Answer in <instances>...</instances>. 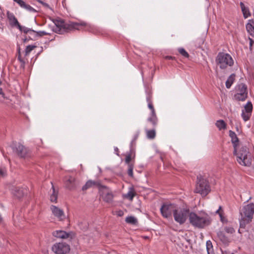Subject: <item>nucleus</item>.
Instances as JSON below:
<instances>
[{
    "mask_svg": "<svg viewBox=\"0 0 254 254\" xmlns=\"http://www.w3.org/2000/svg\"><path fill=\"white\" fill-rule=\"evenodd\" d=\"M189 220L192 225L198 228H203L211 222L210 216L204 211L190 212L189 214Z\"/></svg>",
    "mask_w": 254,
    "mask_h": 254,
    "instance_id": "1",
    "label": "nucleus"
},
{
    "mask_svg": "<svg viewBox=\"0 0 254 254\" xmlns=\"http://www.w3.org/2000/svg\"><path fill=\"white\" fill-rule=\"evenodd\" d=\"M240 217L239 219L240 225L241 228L250 223L254 214V204L249 203L245 205L240 211Z\"/></svg>",
    "mask_w": 254,
    "mask_h": 254,
    "instance_id": "2",
    "label": "nucleus"
},
{
    "mask_svg": "<svg viewBox=\"0 0 254 254\" xmlns=\"http://www.w3.org/2000/svg\"><path fill=\"white\" fill-rule=\"evenodd\" d=\"M233 153L237 156V160L240 165L245 166H249L251 165L250 154L246 146H242L239 150L237 147L236 153L234 149Z\"/></svg>",
    "mask_w": 254,
    "mask_h": 254,
    "instance_id": "3",
    "label": "nucleus"
},
{
    "mask_svg": "<svg viewBox=\"0 0 254 254\" xmlns=\"http://www.w3.org/2000/svg\"><path fill=\"white\" fill-rule=\"evenodd\" d=\"M210 191V188L206 178L201 175L197 176V183L195 192L206 196Z\"/></svg>",
    "mask_w": 254,
    "mask_h": 254,
    "instance_id": "4",
    "label": "nucleus"
},
{
    "mask_svg": "<svg viewBox=\"0 0 254 254\" xmlns=\"http://www.w3.org/2000/svg\"><path fill=\"white\" fill-rule=\"evenodd\" d=\"M216 61L217 64L222 69H225L228 66H232L234 64L231 56L224 53H219L216 57Z\"/></svg>",
    "mask_w": 254,
    "mask_h": 254,
    "instance_id": "5",
    "label": "nucleus"
},
{
    "mask_svg": "<svg viewBox=\"0 0 254 254\" xmlns=\"http://www.w3.org/2000/svg\"><path fill=\"white\" fill-rule=\"evenodd\" d=\"M189 211L185 208H176L174 214V220L180 224H184L188 216L189 217Z\"/></svg>",
    "mask_w": 254,
    "mask_h": 254,
    "instance_id": "6",
    "label": "nucleus"
},
{
    "mask_svg": "<svg viewBox=\"0 0 254 254\" xmlns=\"http://www.w3.org/2000/svg\"><path fill=\"white\" fill-rule=\"evenodd\" d=\"M236 94H235V98L239 101H244L248 96V91L247 86L241 83L237 85L235 88Z\"/></svg>",
    "mask_w": 254,
    "mask_h": 254,
    "instance_id": "7",
    "label": "nucleus"
},
{
    "mask_svg": "<svg viewBox=\"0 0 254 254\" xmlns=\"http://www.w3.org/2000/svg\"><path fill=\"white\" fill-rule=\"evenodd\" d=\"M176 208L175 204L170 203H163L160 208V212L164 218H169L172 216V213L174 212Z\"/></svg>",
    "mask_w": 254,
    "mask_h": 254,
    "instance_id": "8",
    "label": "nucleus"
},
{
    "mask_svg": "<svg viewBox=\"0 0 254 254\" xmlns=\"http://www.w3.org/2000/svg\"><path fill=\"white\" fill-rule=\"evenodd\" d=\"M52 251L56 254H66L70 251V246L65 243H55L52 247Z\"/></svg>",
    "mask_w": 254,
    "mask_h": 254,
    "instance_id": "9",
    "label": "nucleus"
},
{
    "mask_svg": "<svg viewBox=\"0 0 254 254\" xmlns=\"http://www.w3.org/2000/svg\"><path fill=\"white\" fill-rule=\"evenodd\" d=\"M99 190L100 195L104 201L108 203L113 202L114 195L108 188L105 186H100Z\"/></svg>",
    "mask_w": 254,
    "mask_h": 254,
    "instance_id": "10",
    "label": "nucleus"
},
{
    "mask_svg": "<svg viewBox=\"0 0 254 254\" xmlns=\"http://www.w3.org/2000/svg\"><path fill=\"white\" fill-rule=\"evenodd\" d=\"M253 110V105L251 102H248L244 106V108L242 111V117L246 122L248 121L252 115Z\"/></svg>",
    "mask_w": 254,
    "mask_h": 254,
    "instance_id": "11",
    "label": "nucleus"
},
{
    "mask_svg": "<svg viewBox=\"0 0 254 254\" xmlns=\"http://www.w3.org/2000/svg\"><path fill=\"white\" fill-rule=\"evenodd\" d=\"M53 235L58 238L62 239H72L74 235L72 232H66L63 230H57L53 232Z\"/></svg>",
    "mask_w": 254,
    "mask_h": 254,
    "instance_id": "12",
    "label": "nucleus"
},
{
    "mask_svg": "<svg viewBox=\"0 0 254 254\" xmlns=\"http://www.w3.org/2000/svg\"><path fill=\"white\" fill-rule=\"evenodd\" d=\"M52 214L59 220H62L64 218V214L63 209L55 205H51L50 207Z\"/></svg>",
    "mask_w": 254,
    "mask_h": 254,
    "instance_id": "13",
    "label": "nucleus"
},
{
    "mask_svg": "<svg viewBox=\"0 0 254 254\" xmlns=\"http://www.w3.org/2000/svg\"><path fill=\"white\" fill-rule=\"evenodd\" d=\"M64 182L66 188L69 190L75 189L78 185L75 179L71 176L65 178Z\"/></svg>",
    "mask_w": 254,
    "mask_h": 254,
    "instance_id": "14",
    "label": "nucleus"
},
{
    "mask_svg": "<svg viewBox=\"0 0 254 254\" xmlns=\"http://www.w3.org/2000/svg\"><path fill=\"white\" fill-rule=\"evenodd\" d=\"M15 149L19 157L25 158L27 156V150L23 145L18 143L16 145Z\"/></svg>",
    "mask_w": 254,
    "mask_h": 254,
    "instance_id": "15",
    "label": "nucleus"
},
{
    "mask_svg": "<svg viewBox=\"0 0 254 254\" xmlns=\"http://www.w3.org/2000/svg\"><path fill=\"white\" fill-rule=\"evenodd\" d=\"M15 2L17 3L21 8L25 9L30 12H36V10L33 7L26 3L22 0H17Z\"/></svg>",
    "mask_w": 254,
    "mask_h": 254,
    "instance_id": "16",
    "label": "nucleus"
},
{
    "mask_svg": "<svg viewBox=\"0 0 254 254\" xmlns=\"http://www.w3.org/2000/svg\"><path fill=\"white\" fill-rule=\"evenodd\" d=\"M15 2L17 3L21 8L25 9L30 12H36V10L33 7L26 3L22 0H17Z\"/></svg>",
    "mask_w": 254,
    "mask_h": 254,
    "instance_id": "17",
    "label": "nucleus"
},
{
    "mask_svg": "<svg viewBox=\"0 0 254 254\" xmlns=\"http://www.w3.org/2000/svg\"><path fill=\"white\" fill-rule=\"evenodd\" d=\"M229 136L231 138V142L233 145L234 149H235V152L236 153V150L239 144V139L235 132L232 130L229 131Z\"/></svg>",
    "mask_w": 254,
    "mask_h": 254,
    "instance_id": "18",
    "label": "nucleus"
},
{
    "mask_svg": "<svg viewBox=\"0 0 254 254\" xmlns=\"http://www.w3.org/2000/svg\"><path fill=\"white\" fill-rule=\"evenodd\" d=\"M54 23L56 25L54 30L56 32L61 33L65 28L64 22L62 20H55Z\"/></svg>",
    "mask_w": 254,
    "mask_h": 254,
    "instance_id": "19",
    "label": "nucleus"
},
{
    "mask_svg": "<svg viewBox=\"0 0 254 254\" xmlns=\"http://www.w3.org/2000/svg\"><path fill=\"white\" fill-rule=\"evenodd\" d=\"M0 102L8 106H10L13 105L11 100L5 96V94L2 91L1 88H0Z\"/></svg>",
    "mask_w": 254,
    "mask_h": 254,
    "instance_id": "20",
    "label": "nucleus"
},
{
    "mask_svg": "<svg viewBox=\"0 0 254 254\" xmlns=\"http://www.w3.org/2000/svg\"><path fill=\"white\" fill-rule=\"evenodd\" d=\"M7 18L11 25L12 26H18L19 23L17 19L12 13L8 11L7 12Z\"/></svg>",
    "mask_w": 254,
    "mask_h": 254,
    "instance_id": "21",
    "label": "nucleus"
},
{
    "mask_svg": "<svg viewBox=\"0 0 254 254\" xmlns=\"http://www.w3.org/2000/svg\"><path fill=\"white\" fill-rule=\"evenodd\" d=\"M135 190L133 187H131L128 188V192L126 194H124L123 196L124 198H126L131 201L132 200L133 197L135 196Z\"/></svg>",
    "mask_w": 254,
    "mask_h": 254,
    "instance_id": "22",
    "label": "nucleus"
},
{
    "mask_svg": "<svg viewBox=\"0 0 254 254\" xmlns=\"http://www.w3.org/2000/svg\"><path fill=\"white\" fill-rule=\"evenodd\" d=\"M95 186H100V183L97 181L89 180L86 183L85 185L83 186L82 189L83 190H85L89 188Z\"/></svg>",
    "mask_w": 254,
    "mask_h": 254,
    "instance_id": "23",
    "label": "nucleus"
},
{
    "mask_svg": "<svg viewBox=\"0 0 254 254\" xmlns=\"http://www.w3.org/2000/svg\"><path fill=\"white\" fill-rule=\"evenodd\" d=\"M240 5L245 18H247L251 16V12L248 7L246 6L243 2H240Z\"/></svg>",
    "mask_w": 254,
    "mask_h": 254,
    "instance_id": "24",
    "label": "nucleus"
},
{
    "mask_svg": "<svg viewBox=\"0 0 254 254\" xmlns=\"http://www.w3.org/2000/svg\"><path fill=\"white\" fill-rule=\"evenodd\" d=\"M246 29L247 31L250 35L254 36V21H250L246 25Z\"/></svg>",
    "mask_w": 254,
    "mask_h": 254,
    "instance_id": "25",
    "label": "nucleus"
},
{
    "mask_svg": "<svg viewBox=\"0 0 254 254\" xmlns=\"http://www.w3.org/2000/svg\"><path fill=\"white\" fill-rule=\"evenodd\" d=\"M215 125L220 130L226 128V124L222 120H218L216 122Z\"/></svg>",
    "mask_w": 254,
    "mask_h": 254,
    "instance_id": "26",
    "label": "nucleus"
},
{
    "mask_svg": "<svg viewBox=\"0 0 254 254\" xmlns=\"http://www.w3.org/2000/svg\"><path fill=\"white\" fill-rule=\"evenodd\" d=\"M235 75L234 74H232L227 79L226 81V87L227 88H230L233 83L235 80Z\"/></svg>",
    "mask_w": 254,
    "mask_h": 254,
    "instance_id": "27",
    "label": "nucleus"
},
{
    "mask_svg": "<svg viewBox=\"0 0 254 254\" xmlns=\"http://www.w3.org/2000/svg\"><path fill=\"white\" fill-rule=\"evenodd\" d=\"M215 213L219 215L221 222H224L226 221V219L223 216L224 211L221 206H220L218 209L216 211Z\"/></svg>",
    "mask_w": 254,
    "mask_h": 254,
    "instance_id": "28",
    "label": "nucleus"
},
{
    "mask_svg": "<svg viewBox=\"0 0 254 254\" xmlns=\"http://www.w3.org/2000/svg\"><path fill=\"white\" fill-rule=\"evenodd\" d=\"M17 28L19 29L20 31L23 32L25 33H33L35 32V31L32 29H31L30 28H28L27 27H26L25 26H22L20 25V24L18 25V26Z\"/></svg>",
    "mask_w": 254,
    "mask_h": 254,
    "instance_id": "29",
    "label": "nucleus"
},
{
    "mask_svg": "<svg viewBox=\"0 0 254 254\" xmlns=\"http://www.w3.org/2000/svg\"><path fill=\"white\" fill-rule=\"evenodd\" d=\"M148 121L151 122L153 126H155L157 124V119L155 114V112L151 113V116L148 119Z\"/></svg>",
    "mask_w": 254,
    "mask_h": 254,
    "instance_id": "30",
    "label": "nucleus"
},
{
    "mask_svg": "<svg viewBox=\"0 0 254 254\" xmlns=\"http://www.w3.org/2000/svg\"><path fill=\"white\" fill-rule=\"evenodd\" d=\"M207 254H213V246L210 241H207L206 243Z\"/></svg>",
    "mask_w": 254,
    "mask_h": 254,
    "instance_id": "31",
    "label": "nucleus"
},
{
    "mask_svg": "<svg viewBox=\"0 0 254 254\" xmlns=\"http://www.w3.org/2000/svg\"><path fill=\"white\" fill-rule=\"evenodd\" d=\"M217 236L219 239L224 243H226L228 242V239L225 236L223 232L219 231L217 233Z\"/></svg>",
    "mask_w": 254,
    "mask_h": 254,
    "instance_id": "32",
    "label": "nucleus"
},
{
    "mask_svg": "<svg viewBox=\"0 0 254 254\" xmlns=\"http://www.w3.org/2000/svg\"><path fill=\"white\" fill-rule=\"evenodd\" d=\"M53 193L50 196V200L52 202H56L58 197V192H56L54 186L52 185Z\"/></svg>",
    "mask_w": 254,
    "mask_h": 254,
    "instance_id": "33",
    "label": "nucleus"
},
{
    "mask_svg": "<svg viewBox=\"0 0 254 254\" xmlns=\"http://www.w3.org/2000/svg\"><path fill=\"white\" fill-rule=\"evenodd\" d=\"M146 131L147 138L149 139H153L155 137L156 132L154 129H146Z\"/></svg>",
    "mask_w": 254,
    "mask_h": 254,
    "instance_id": "34",
    "label": "nucleus"
},
{
    "mask_svg": "<svg viewBox=\"0 0 254 254\" xmlns=\"http://www.w3.org/2000/svg\"><path fill=\"white\" fill-rule=\"evenodd\" d=\"M126 221L127 223L131 224H135L137 222V219L133 216L127 217Z\"/></svg>",
    "mask_w": 254,
    "mask_h": 254,
    "instance_id": "35",
    "label": "nucleus"
},
{
    "mask_svg": "<svg viewBox=\"0 0 254 254\" xmlns=\"http://www.w3.org/2000/svg\"><path fill=\"white\" fill-rule=\"evenodd\" d=\"M14 194L18 198H20L24 195V192L23 191V190L21 189H16Z\"/></svg>",
    "mask_w": 254,
    "mask_h": 254,
    "instance_id": "36",
    "label": "nucleus"
},
{
    "mask_svg": "<svg viewBox=\"0 0 254 254\" xmlns=\"http://www.w3.org/2000/svg\"><path fill=\"white\" fill-rule=\"evenodd\" d=\"M36 47L35 46L33 45H28L26 47L25 49V55L27 56L30 54V53Z\"/></svg>",
    "mask_w": 254,
    "mask_h": 254,
    "instance_id": "37",
    "label": "nucleus"
},
{
    "mask_svg": "<svg viewBox=\"0 0 254 254\" xmlns=\"http://www.w3.org/2000/svg\"><path fill=\"white\" fill-rule=\"evenodd\" d=\"M7 175V171L4 167H0V177H4Z\"/></svg>",
    "mask_w": 254,
    "mask_h": 254,
    "instance_id": "38",
    "label": "nucleus"
},
{
    "mask_svg": "<svg viewBox=\"0 0 254 254\" xmlns=\"http://www.w3.org/2000/svg\"><path fill=\"white\" fill-rule=\"evenodd\" d=\"M179 52L184 57L188 58L189 56V54L186 51V50L182 48H180L178 49Z\"/></svg>",
    "mask_w": 254,
    "mask_h": 254,
    "instance_id": "39",
    "label": "nucleus"
},
{
    "mask_svg": "<svg viewBox=\"0 0 254 254\" xmlns=\"http://www.w3.org/2000/svg\"><path fill=\"white\" fill-rule=\"evenodd\" d=\"M36 34V36L38 37H41L45 35H48L49 34V33H47V32L45 31H36L35 32H34Z\"/></svg>",
    "mask_w": 254,
    "mask_h": 254,
    "instance_id": "40",
    "label": "nucleus"
},
{
    "mask_svg": "<svg viewBox=\"0 0 254 254\" xmlns=\"http://www.w3.org/2000/svg\"><path fill=\"white\" fill-rule=\"evenodd\" d=\"M133 166L132 164H129L128 166V170H127V174L129 176L132 177H133Z\"/></svg>",
    "mask_w": 254,
    "mask_h": 254,
    "instance_id": "41",
    "label": "nucleus"
},
{
    "mask_svg": "<svg viewBox=\"0 0 254 254\" xmlns=\"http://www.w3.org/2000/svg\"><path fill=\"white\" fill-rule=\"evenodd\" d=\"M147 101L148 102V108L151 110V113H153V112H155V110H154V109L153 108V105H152V103L151 102V101L150 100V99H149V97H147Z\"/></svg>",
    "mask_w": 254,
    "mask_h": 254,
    "instance_id": "42",
    "label": "nucleus"
},
{
    "mask_svg": "<svg viewBox=\"0 0 254 254\" xmlns=\"http://www.w3.org/2000/svg\"><path fill=\"white\" fill-rule=\"evenodd\" d=\"M225 230L227 233L229 234H233L235 232V230L231 227H226L225 228Z\"/></svg>",
    "mask_w": 254,
    "mask_h": 254,
    "instance_id": "43",
    "label": "nucleus"
},
{
    "mask_svg": "<svg viewBox=\"0 0 254 254\" xmlns=\"http://www.w3.org/2000/svg\"><path fill=\"white\" fill-rule=\"evenodd\" d=\"M71 25L72 26L75 28V29H78L77 27H76L77 26H78V25H86V24L84 23V22H81V23H72L71 24Z\"/></svg>",
    "mask_w": 254,
    "mask_h": 254,
    "instance_id": "44",
    "label": "nucleus"
},
{
    "mask_svg": "<svg viewBox=\"0 0 254 254\" xmlns=\"http://www.w3.org/2000/svg\"><path fill=\"white\" fill-rule=\"evenodd\" d=\"M130 161H131V156L130 155H128L127 156H126V159H125V162L127 164L128 166L129 165V164H131L130 163Z\"/></svg>",
    "mask_w": 254,
    "mask_h": 254,
    "instance_id": "45",
    "label": "nucleus"
},
{
    "mask_svg": "<svg viewBox=\"0 0 254 254\" xmlns=\"http://www.w3.org/2000/svg\"><path fill=\"white\" fill-rule=\"evenodd\" d=\"M40 2H41L44 6H45L46 7H48V8H50V6L48 4L45 3V2H44L42 1H39Z\"/></svg>",
    "mask_w": 254,
    "mask_h": 254,
    "instance_id": "46",
    "label": "nucleus"
},
{
    "mask_svg": "<svg viewBox=\"0 0 254 254\" xmlns=\"http://www.w3.org/2000/svg\"><path fill=\"white\" fill-rule=\"evenodd\" d=\"M124 214V212L122 210H119L117 212V215L119 216H123Z\"/></svg>",
    "mask_w": 254,
    "mask_h": 254,
    "instance_id": "47",
    "label": "nucleus"
},
{
    "mask_svg": "<svg viewBox=\"0 0 254 254\" xmlns=\"http://www.w3.org/2000/svg\"><path fill=\"white\" fill-rule=\"evenodd\" d=\"M18 59L20 62V63H22L23 64H24L25 62L22 59H21V58L20 57H18Z\"/></svg>",
    "mask_w": 254,
    "mask_h": 254,
    "instance_id": "48",
    "label": "nucleus"
},
{
    "mask_svg": "<svg viewBox=\"0 0 254 254\" xmlns=\"http://www.w3.org/2000/svg\"><path fill=\"white\" fill-rule=\"evenodd\" d=\"M114 150H115V152L116 153V154H117L118 155H119V154H118V151H119V149H118V148L117 147H115V148H114Z\"/></svg>",
    "mask_w": 254,
    "mask_h": 254,
    "instance_id": "49",
    "label": "nucleus"
},
{
    "mask_svg": "<svg viewBox=\"0 0 254 254\" xmlns=\"http://www.w3.org/2000/svg\"><path fill=\"white\" fill-rule=\"evenodd\" d=\"M250 39V47L252 46V42H253V41L251 39Z\"/></svg>",
    "mask_w": 254,
    "mask_h": 254,
    "instance_id": "50",
    "label": "nucleus"
},
{
    "mask_svg": "<svg viewBox=\"0 0 254 254\" xmlns=\"http://www.w3.org/2000/svg\"><path fill=\"white\" fill-rule=\"evenodd\" d=\"M166 59H167L170 60V59H172V57H169V56H167V57H166Z\"/></svg>",
    "mask_w": 254,
    "mask_h": 254,
    "instance_id": "51",
    "label": "nucleus"
},
{
    "mask_svg": "<svg viewBox=\"0 0 254 254\" xmlns=\"http://www.w3.org/2000/svg\"><path fill=\"white\" fill-rule=\"evenodd\" d=\"M14 2H16L17 0H13Z\"/></svg>",
    "mask_w": 254,
    "mask_h": 254,
    "instance_id": "52",
    "label": "nucleus"
},
{
    "mask_svg": "<svg viewBox=\"0 0 254 254\" xmlns=\"http://www.w3.org/2000/svg\"><path fill=\"white\" fill-rule=\"evenodd\" d=\"M231 254H234L233 253H231Z\"/></svg>",
    "mask_w": 254,
    "mask_h": 254,
    "instance_id": "53",
    "label": "nucleus"
}]
</instances>
